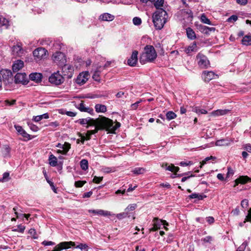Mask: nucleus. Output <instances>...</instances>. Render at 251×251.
<instances>
[{"label":"nucleus","instance_id":"33","mask_svg":"<svg viewBox=\"0 0 251 251\" xmlns=\"http://www.w3.org/2000/svg\"><path fill=\"white\" fill-rule=\"evenodd\" d=\"M131 172L135 175L143 174L146 172V169L144 168H135Z\"/></svg>","mask_w":251,"mask_h":251},{"label":"nucleus","instance_id":"5","mask_svg":"<svg viewBox=\"0 0 251 251\" xmlns=\"http://www.w3.org/2000/svg\"><path fill=\"white\" fill-rule=\"evenodd\" d=\"M197 60L199 66L201 68H207L210 65L207 57L201 53L197 55Z\"/></svg>","mask_w":251,"mask_h":251},{"label":"nucleus","instance_id":"62","mask_svg":"<svg viewBox=\"0 0 251 251\" xmlns=\"http://www.w3.org/2000/svg\"><path fill=\"white\" fill-rule=\"evenodd\" d=\"M206 221L210 224H213L214 222V219L213 217L209 216L206 218Z\"/></svg>","mask_w":251,"mask_h":251},{"label":"nucleus","instance_id":"61","mask_svg":"<svg viewBox=\"0 0 251 251\" xmlns=\"http://www.w3.org/2000/svg\"><path fill=\"white\" fill-rule=\"evenodd\" d=\"M195 176V175H193V174H191L190 175L187 176H184V177H183L182 178H181V182H185L186 180H187L188 179L192 177H194Z\"/></svg>","mask_w":251,"mask_h":251},{"label":"nucleus","instance_id":"20","mask_svg":"<svg viewBox=\"0 0 251 251\" xmlns=\"http://www.w3.org/2000/svg\"><path fill=\"white\" fill-rule=\"evenodd\" d=\"M230 112V110L228 109H218L212 111L210 113V115L215 117L223 116L228 114Z\"/></svg>","mask_w":251,"mask_h":251},{"label":"nucleus","instance_id":"10","mask_svg":"<svg viewBox=\"0 0 251 251\" xmlns=\"http://www.w3.org/2000/svg\"><path fill=\"white\" fill-rule=\"evenodd\" d=\"M89 76V73L87 72L79 74L76 79V83L79 85L84 84L88 80Z\"/></svg>","mask_w":251,"mask_h":251},{"label":"nucleus","instance_id":"30","mask_svg":"<svg viewBox=\"0 0 251 251\" xmlns=\"http://www.w3.org/2000/svg\"><path fill=\"white\" fill-rule=\"evenodd\" d=\"M10 151V148L8 146L5 145L3 146L2 150V153L4 157H7L9 156Z\"/></svg>","mask_w":251,"mask_h":251},{"label":"nucleus","instance_id":"23","mask_svg":"<svg viewBox=\"0 0 251 251\" xmlns=\"http://www.w3.org/2000/svg\"><path fill=\"white\" fill-rule=\"evenodd\" d=\"M29 76L31 80L39 82L41 81L42 75L40 73H34L30 74Z\"/></svg>","mask_w":251,"mask_h":251},{"label":"nucleus","instance_id":"4","mask_svg":"<svg viewBox=\"0 0 251 251\" xmlns=\"http://www.w3.org/2000/svg\"><path fill=\"white\" fill-rule=\"evenodd\" d=\"M49 82L56 85H58L64 81V76L61 75L59 71L52 74L49 78Z\"/></svg>","mask_w":251,"mask_h":251},{"label":"nucleus","instance_id":"6","mask_svg":"<svg viewBox=\"0 0 251 251\" xmlns=\"http://www.w3.org/2000/svg\"><path fill=\"white\" fill-rule=\"evenodd\" d=\"M4 84H7L12 80V73L8 70H2L0 71Z\"/></svg>","mask_w":251,"mask_h":251},{"label":"nucleus","instance_id":"64","mask_svg":"<svg viewBox=\"0 0 251 251\" xmlns=\"http://www.w3.org/2000/svg\"><path fill=\"white\" fill-rule=\"evenodd\" d=\"M245 149L248 152H251V145L249 144L245 145Z\"/></svg>","mask_w":251,"mask_h":251},{"label":"nucleus","instance_id":"21","mask_svg":"<svg viewBox=\"0 0 251 251\" xmlns=\"http://www.w3.org/2000/svg\"><path fill=\"white\" fill-rule=\"evenodd\" d=\"M154 226H156L159 229L162 225L164 226H168V224L165 220H160L158 218H154L153 219Z\"/></svg>","mask_w":251,"mask_h":251},{"label":"nucleus","instance_id":"42","mask_svg":"<svg viewBox=\"0 0 251 251\" xmlns=\"http://www.w3.org/2000/svg\"><path fill=\"white\" fill-rule=\"evenodd\" d=\"M201 22H202L204 24L211 25L210 21L206 17V16L204 14L201 15Z\"/></svg>","mask_w":251,"mask_h":251},{"label":"nucleus","instance_id":"26","mask_svg":"<svg viewBox=\"0 0 251 251\" xmlns=\"http://www.w3.org/2000/svg\"><path fill=\"white\" fill-rule=\"evenodd\" d=\"M77 108L81 112H86L89 113L93 112V110L92 109H90L89 107H85L84 103L82 102L79 104Z\"/></svg>","mask_w":251,"mask_h":251},{"label":"nucleus","instance_id":"9","mask_svg":"<svg viewBox=\"0 0 251 251\" xmlns=\"http://www.w3.org/2000/svg\"><path fill=\"white\" fill-rule=\"evenodd\" d=\"M53 60L60 65L63 64L66 62L64 53L61 52H56L52 55Z\"/></svg>","mask_w":251,"mask_h":251},{"label":"nucleus","instance_id":"24","mask_svg":"<svg viewBox=\"0 0 251 251\" xmlns=\"http://www.w3.org/2000/svg\"><path fill=\"white\" fill-rule=\"evenodd\" d=\"M187 37L191 39L194 40L196 39V35L194 31L190 27H188L186 29Z\"/></svg>","mask_w":251,"mask_h":251},{"label":"nucleus","instance_id":"48","mask_svg":"<svg viewBox=\"0 0 251 251\" xmlns=\"http://www.w3.org/2000/svg\"><path fill=\"white\" fill-rule=\"evenodd\" d=\"M75 248H78V249H80L81 250H86V251H87L88 246L86 244L81 243V244H79L78 245H77V246H76Z\"/></svg>","mask_w":251,"mask_h":251},{"label":"nucleus","instance_id":"47","mask_svg":"<svg viewBox=\"0 0 251 251\" xmlns=\"http://www.w3.org/2000/svg\"><path fill=\"white\" fill-rule=\"evenodd\" d=\"M136 207H137V204L135 203L129 204L125 209V211H133L136 208Z\"/></svg>","mask_w":251,"mask_h":251},{"label":"nucleus","instance_id":"14","mask_svg":"<svg viewBox=\"0 0 251 251\" xmlns=\"http://www.w3.org/2000/svg\"><path fill=\"white\" fill-rule=\"evenodd\" d=\"M14 127L18 132V133L22 135L25 140H29L31 139L30 135L28 134L23 128L19 125H15Z\"/></svg>","mask_w":251,"mask_h":251},{"label":"nucleus","instance_id":"44","mask_svg":"<svg viewBox=\"0 0 251 251\" xmlns=\"http://www.w3.org/2000/svg\"><path fill=\"white\" fill-rule=\"evenodd\" d=\"M70 147L71 145L69 143L66 142L63 145V147L62 148L64 151L63 154H66L67 153L70 149Z\"/></svg>","mask_w":251,"mask_h":251},{"label":"nucleus","instance_id":"22","mask_svg":"<svg viewBox=\"0 0 251 251\" xmlns=\"http://www.w3.org/2000/svg\"><path fill=\"white\" fill-rule=\"evenodd\" d=\"M24 62L20 60H18L14 62L12 65V69L14 72H18L24 67Z\"/></svg>","mask_w":251,"mask_h":251},{"label":"nucleus","instance_id":"12","mask_svg":"<svg viewBox=\"0 0 251 251\" xmlns=\"http://www.w3.org/2000/svg\"><path fill=\"white\" fill-rule=\"evenodd\" d=\"M88 212L89 213H92L94 215H101L103 216H110L115 215L114 214L112 213L109 211L103 210L102 209L89 210Z\"/></svg>","mask_w":251,"mask_h":251},{"label":"nucleus","instance_id":"36","mask_svg":"<svg viewBox=\"0 0 251 251\" xmlns=\"http://www.w3.org/2000/svg\"><path fill=\"white\" fill-rule=\"evenodd\" d=\"M100 129L95 128V129H94V130H88L86 133V140H90L91 138V135L96 133L98 131V130Z\"/></svg>","mask_w":251,"mask_h":251},{"label":"nucleus","instance_id":"58","mask_svg":"<svg viewBox=\"0 0 251 251\" xmlns=\"http://www.w3.org/2000/svg\"><path fill=\"white\" fill-rule=\"evenodd\" d=\"M42 244L44 246H53L55 245V243L52 241H44Z\"/></svg>","mask_w":251,"mask_h":251},{"label":"nucleus","instance_id":"27","mask_svg":"<svg viewBox=\"0 0 251 251\" xmlns=\"http://www.w3.org/2000/svg\"><path fill=\"white\" fill-rule=\"evenodd\" d=\"M49 161L50 165L51 166L55 167L57 164V158L52 154L49 156Z\"/></svg>","mask_w":251,"mask_h":251},{"label":"nucleus","instance_id":"39","mask_svg":"<svg viewBox=\"0 0 251 251\" xmlns=\"http://www.w3.org/2000/svg\"><path fill=\"white\" fill-rule=\"evenodd\" d=\"M197 50V44L195 42H194L191 45L189 46L186 50L187 53H189L191 51Z\"/></svg>","mask_w":251,"mask_h":251},{"label":"nucleus","instance_id":"2","mask_svg":"<svg viewBox=\"0 0 251 251\" xmlns=\"http://www.w3.org/2000/svg\"><path fill=\"white\" fill-rule=\"evenodd\" d=\"M168 15L164 9L156 10L152 16V21L156 29H162L167 22Z\"/></svg>","mask_w":251,"mask_h":251},{"label":"nucleus","instance_id":"25","mask_svg":"<svg viewBox=\"0 0 251 251\" xmlns=\"http://www.w3.org/2000/svg\"><path fill=\"white\" fill-rule=\"evenodd\" d=\"M95 110L97 112L104 113L107 110L106 106L105 105L101 104H97L95 106Z\"/></svg>","mask_w":251,"mask_h":251},{"label":"nucleus","instance_id":"16","mask_svg":"<svg viewBox=\"0 0 251 251\" xmlns=\"http://www.w3.org/2000/svg\"><path fill=\"white\" fill-rule=\"evenodd\" d=\"M248 181H251V178H250L247 176H240L239 177H238L235 180V183L233 186L236 187L237 185H238L239 183L245 184Z\"/></svg>","mask_w":251,"mask_h":251},{"label":"nucleus","instance_id":"17","mask_svg":"<svg viewBox=\"0 0 251 251\" xmlns=\"http://www.w3.org/2000/svg\"><path fill=\"white\" fill-rule=\"evenodd\" d=\"M161 167L165 169L166 170H168L175 173L178 172L179 170V167L175 166V165L173 164L168 165V164L166 163H163L162 164Z\"/></svg>","mask_w":251,"mask_h":251},{"label":"nucleus","instance_id":"34","mask_svg":"<svg viewBox=\"0 0 251 251\" xmlns=\"http://www.w3.org/2000/svg\"><path fill=\"white\" fill-rule=\"evenodd\" d=\"M215 145L218 146H228L229 145V143L226 139H221L217 140Z\"/></svg>","mask_w":251,"mask_h":251},{"label":"nucleus","instance_id":"63","mask_svg":"<svg viewBox=\"0 0 251 251\" xmlns=\"http://www.w3.org/2000/svg\"><path fill=\"white\" fill-rule=\"evenodd\" d=\"M246 220L251 222V208L248 211V215L246 217Z\"/></svg>","mask_w":251,"mask_h":251},{"label":"nucleus","instance_id":"3","mask_svg":"<svg viewBox=\"0 0 251 251\" xmlns=\"http://www.w3.org/2000/svg\"><path fill=\"white\" fill-rule=\"evenodd\" d=\"M156 57L157 53L154 48L151 45H147L144 48V52L140 57L139 61L141 64H144L148 62H152Z\"/></svg>","mask_w":251,"mask_h":251},{"label":"nucleus","instance_id":"45","mask_svg":"<svg viewBox=\"0 0 251 251\" xmlns=\"http://www.w3.org/2000/svg\"><path fill=\"white\" fill-rule=\"evenodd\" d=\"M194 111L199 114H205L207 113V111L206 110L200 109L198 107H195V108H194Z\"/></svg>","mask_w":251,"mask_h":251},{"label":"nucleus","instance_id":"18","mask_svg":"<svg viewBox=\"0 0 251 251\" xmlns=\"http://www.w3.org/2000/svg\"><path fill=\"white\" fill-rule=\"evenodd\" d=\"M24 50L19 44L14 46L12 48V53L14 55L21 56L24 54Z\"/></svg>","mask_w":251,"mask_h":251},{"label":"nucleus","instance_id":"29","mask_svg":"<svg viewBox=\"0 0 251 251\" xmlns=\"http://www.w3.org/2000/svg\"><path fill=\"white\" fill-rule=\"evenodd\" d=\"M49 117L48 114L45 113L44 114L38 115L36 116H33L32 120L35 122H38L42 120L43 119H48Z\"/></svg>","mask_w":251,"mask_h":251},{"label":"nucleus","instance_id":"52","mask_svg":"<svg viewBox=\"0 0 251 251\" xmlns=\"http://www.w3.org/2000/svg\"><path fill=\"white\" fill-rule=\"evenodd\" d=\"M78 123L83 125V126H87V124H88V118H85V119H79L78 121Z\"/></svg>","mask_w":251,"mask_h":251},{"label":"nucleus","instance_id":"46","mask_svg":"<svg viewBox=\"0 0 251 251\" xmlns=\"http://www.w3.org/2000/svg\"><path fill=\"white\" fill-rule=\"evenodd\" d=\"M133 23L135 25H139L141 24L142 20L141 18L135 17L133 19Z\"/></svg>","mask_w":251,"mask_h":251},{"label":"nucleus","instance_id":"56","mask_svg":"<svg viewBox=\"0 0 251 251\" xmlns=\"http://www.w3.org/2000/svg\"><path fill=\"white\" fill-rule=\"evenodd\" d=\"M102 177H98L97 176H95L93 179V182L96 183H100V182L102 180Z\"/></svg>","mask_w":251,"mask_h":251},{"label":"nucleus","instance_id":"28","mask_svg":"<svg viewBox=\"0 0 251 251\" xmlns=\"http://www.w3.org/2000/svg\"><path fill=\"white\" fill-rule=\"evenodd\" d=\"M9 26V21L3 16H0V27L7 28Z\"/></svg>","mask_w":251,"mask_h":251},{"label":"nucleus","instance_id":"49","mask_svg":"<svg viewBox=\"0 0 251 251\" xmlns=\"http://www.w3.org/2000/svg\"><path fill=\"white\" fill-rule=\"evenodd\" d=\"M127 216V212H122L116 215L117 218L119 220H122Z\"/></svg>","mask_w":251,"mask_h":251},{"label":"nucleus","instance_id":"57","mask_svg":"<svg viewBox=\"0 0 251 251\" xmlns=\"http://www.w3.org/2000/svg\"><path fill=\"white\" fill-rule=\"evenodd\" d=\"M248 201L246 199H245L241 201V205L242 206V207L246 208L248 206Z\"/></svg>","mask_w":251,"mask_h":251},{"label":"nucleus","instance_id":"51","mask_svg":"<svg viewBox=\"0 0 251 251\" xmlns=\"http://www.w3.org/2000/svg\"><path fill=\"white\" fill-rule=\"evenodd\" d=\"M28 126L29 127L30 129L33 131H37L39 129V128L37 126L32 123H28Z\"/></svg>","mask_w":251,"mask_h":251},{"label":"nucleus","instance_id":"54","mask_svg":"<svg viewBox=\"0 0 251 251\" xmlns=\"http://www.w3.org/2000/svg\"><path fill=\"white\" fill-rule=\"evenodd\" d=\"M142 101V100H140L139 101H137V102H135L134 103H133L131 105V108L132 109L135 110L136 109L138 106L139 103H140Z\"/></svg>","mask_w":251,"mask_h":251},{"label":"nucleus","instance_id":"60","mask_svg":"<svg viewBox=\"0 0 251 251\" xmlns=\"http://www.w3.org/2000/svg\"><path fill=\"white\" fill-rule=\"evenodd\" d=\"M47 182H48L49 183V184H50V185L51 186V188H52V190H53L55 193H57V192H56V189H55V186H54L53 183L52 181H50V180H48V179H47Z\"/></svg>","mask_w":251,"mask_h":251},{"label":"nucleus","instance_id":"40","mask_svg":"<svg viewBox=\"0 0 251 251\" xmlns=\"http://www.w3.org/2000/svg\"><path fill=\"white\" fill-rule=\"evenodd\" d=\"M176 117V114L173 111H169L166 113V117L168 120H171Z\"/></svg>","mask_w":251,"mask_h":251},{"label":"nucleus","instance_id":"43","mask_svg":"<svg viewBox=\"0 0 251 251\" xmlns=\"http://www.w3.org/2000/svg\"><path fill=\"white\" fill-rule=\"evenodd\" d=\"M216 159V157H214V156H209V157H206L204 160H203L201 163V165H200V168H201L202 167V166L204 165V164H205L206 163V162L207 161H208L209 160L212 159L213 160H215Z\"/></svg>","mask_w":251,"mask_h":251},{"label":"nucleus","instance_id":"41","mask_svg":"<svg viewBox=\"0 0 251 251\" xmlns=\"http://www.w3.org/2000/svg\"><path fill=\"white\" fill-rule=\"evenodd\" d=\"M9 179V173L8 172H5L2 175V177L0 179V182H7Z\"/></svg>","mask_w":251,"mask_h":251},{"label":"nucleus","instance_id":"59","mask_svg":"<svg viewBox=\"0 0 251 251\" xmlns=\"http://www.w3.org/2000/svg\"><path fill=\"white\" fill-rule=\"evenodd\" d=\"M236 2L239 4L245 5L248 3V0H236Z\"/></svg>","mask_w":251,"mask_h":251},{"label":"nucleus","instance_id":"38","mask_svg":"<svg viewBox=\"0 0 251 251\" xmlns=\"http://www.w3.org/2000/svg\"><path fill=\"white\" fill-rule=\"evenodd\" d=\"M100 68H97L95 70L94 74L93 75V78L96 81H99L100 80L99 78V75L100 72Z\"/></svg>","mask_w":251,"mask_h":251},{"label":"nucleus","instance_id":"1","mask_svg":"<svg viewBox=\"0 0 251 251\" xmlns=\"http://www.w3.org/2000/svg\"><path fill=\"white\" fill-rule=\"evenodd\" d=\"M88 121L87 126H86L87 128L95 126L97 129H105L111 133H114L121 126V124L118 122L114 125L113 121L105 117H101L96 119L88 117Z\"/></svg>","mask_w":251,"mask_h":251},{"label":"nucleus","instance_id":"13","mask_svg":"<svg viewBox=\"0 0 251 251\" xmlns=\"http://www.w3.org/2000/svg\"><path fill=\"white\" fill-rule=\"evenodd\" d=\"M138 52L137 50H134L130 57L127 60V64L130 66H134L136 65L138 60Z\"/></svg>","mask_w":251,"mask_h":251},{"label":"nucleus","instance_id":"35","mask_svg":"<svg viewBox=\"0 0 251 251\" xmlns=\"http://www.w3.org/2000/svg\"><path fill=\"white\" fill-rule=\"evenodd\" d=\"M81 168L83 170H86L88 168V162L86 159H82L80 163Z\"/></svg>","mask_w":251,"mask_h":251},{"label":"nucleus","instance_id":"8","mask_svg":"<svg viewBox=\"0 0 251 251\" xmlns=\"http://www.w3.org/2000/svg\"><path fill=\"white\" fill-rule=\"evenodd\" d=\"M47 52V50L44 48H38L33 51V54L35 59L40 60L46 55Z\"/></svg>","mask_w":251,"mask_h":251},{"label":"nucleus","instance_id":"7","mask_svg":"<svg viewBox=\"0 0 251 251\" xmlns=\"http://www.w3.org/2000/svg\"><path fill=\"white\" fill-rule=\"evenodd\" d=\"M62 71L64 76L70 78L73 76L74 68L70 65L65 64L62 67Z\"/></svg>","mask_w":251,"mask_h":251},{"label":"nucleus","instance_id":"53","mask_svg":"<svg viewBox=\"0 0 251 251\" xmlns=\"http://www.w3.org/2000/svg\"><path fill=\"white\" fill-rule=\"evenodd\" d=\"M86 182L85 181H77L75 183L76 187H81Z\"/></svg>","mask_w":251,"mask_h":251},{"label":"nucleus","instance_id":"37","mask_svg":"<svg viewBox=\"0 0 251 251\" xmlns=\"http://www.w3.org/2000/svg\"><path fill=\"white\" fill-rule=\"evenodd\" d=\"M164 3V0H157L155 1L154 5L156 8V10L163 9L161 7L163 6Z\"/></svg>","mask_w":251,"mask_h":251},{"label":"nucleus","instance_id":"32","mask_svg":"<svg viewBox=\"0 0 251 251\" xmlns=\"http://www.w3.org/2000/svg\"><path fill=\"white\" fill-rule=\"evenodd\" d=\"M206 197V196L204 195H201V194H197V193H193L192 194H191L189 196V198L190 199L197 198L199 200H202Z\"/></svg>","mask_w":251,"mask_h":251},{"label":"nucleus","instance_id":"11","mask_svg":"<svg viewBox=\"0 0 251 251\" xmlns=\"http://www.w3.org/2000/svg\"><path fill=\"white\" fill-rule=\"evenodd\" d=\"M14 81L16 83L26 84L27 83L26 75L25 73H17L15 76Z\"/></svg>","mask_w":251,"mask_h":251},{"label":"nucleus","instance_id":"15","mask_svg":"<svg viewBox=\"0 0 251 251\" xmlns=\"http://www.w3.org/2000/svg\"><path fill=\"white\" fill-rule=\"evenodd\" d=\"M217 75L212 71L206 72L204 71L202 74V78L206 82H209L210 80L216 78Z\"/></svg>","mask_w":251,"mask_h":251},{"label":"nucleus","instance_id":"50","mask_svg":"<svg viewBox=\"0 0 251 251\" xmlns=\"http://www.w3.org/2000/svg\"><path fill=\"white\" fill-rule=\"evenodd\" d=\"M16 100H5L4 101V103L5 105L12 106L16 104Z\"/></svg>","mask_w":251,"mask_h":251},{"label":"nucleus","instance_id":"31","mask_svg":"<svg viewBox=\"0 0 251 251\" xmlns=\"http://www.w3.org/2000/svg\"><path fill=\"white\" fill-rule=\"evenodd\" d=\"M242 44L244 45L250 46L251 45V36L246 35L243 37L242 40Z\"/></svg>","mask_w":251,"mask_h":251},{"label":"nucleus","instance_id":"55","mask_svg":"<svg viewBox=\"0 0 251 251\" xmlns=\"http://www.w3.org/2000/svg\"><path fill=\"white\" fill-rule=\"evenodd\" d=\"M238 19V17L236 15H232L231 16H230V17H229L227 20V21L228 22H235Z\"/></svg>","mask_w":251,"mask_h":251},{"label":"nucleus","instance_id":"19","mask_svg":"<svg viewBox=\"0 0 251 251\" xmlns=\"http://www.w3.org/2000/svg\"><path fill=\"white\" fill-rule=\"evenodd\" d=\"M115 18V16L112 14H110L108 13H104L101 14L99 16V20L101 21H107L111 22Z\"/></svg>","mask_w":251,"mask_h":251}]
</instances>
